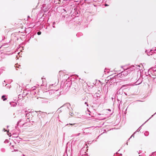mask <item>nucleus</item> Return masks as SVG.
<instances>
[{
	"label": "nucleus",
	"instance_id": "f257e3e1",
	"mask_svg": "<svg viewBox=\"0 0 156 156\" xmlns=\"http://www.w3.org/2000/svg\"><path fill=\"white\" fill-rule=\"evenodd\" d=\"M75 89L76 90L79 91L80 90V88L78 85L75 86Z\"/></svg>",
	"mask_w": 156,
	"mask_h": 156
},
{
	"label": "nucleus",
	"instance_id": "f03ea898",
	"mask_svg": "<svg viewBox=\"0 0 156 156\" xmlns=\"http://www.w3.org/2000/svg\"><path fill=\"white\" fill-rule=\"evenodd\" d=\"M5 96L4 95L2 96V98L3 99V101H5L7 100V98H5Z\"/></svg>",
	"mask_w": 156,
	"mask_h": 156
},
{
	"label": "nucleus",
	"instance_id": "7ed1b4c3",
	"mask_svg": "<svg viewBox=\"0 0 156 156\" xmlns=\"http://www.w3.org/2000/svg\"><path fill=\"white\" fill-rule=\"evenodd\" d=\"M37 34L38 35H40L41 34V32L40 31H39L37 33Z\"/></svg>",
	"mask_w": 156,
	"mask_h": 156
},
{
	"label": "nucleus",
	"instance_id": "20e7f679",
	"mask_svg": "<svg viewBox=\"0 0 156 156\" xmlns=\"http://www.w3.org/2000/svg\"><path fill=\"white\" fill-rule=\"evenodd\" d=\"M75 123H73V124H71V123L69 124L70 125H75Z\"/></svg>",
	"mask_w": 156,
	"mask_h": 156
},
{
	"label": "nucleus",
	"instance_id": "39448f33",
	"mask_svg": "<svg viewBox=\"0 0 156 156\" xmlns=\"http://www.w3.org/2000/svg\"><path fill=\"white\" fill-rule=\"evenodd\" d=\"M105 6H108V5H107V4H105Z\"/></svg>",
	"mask_w": 156,
	"mask_h": 156
},
{
	"label": "nucleus",
	"instance_id": "423d86ee",
	"mask_svg": "<svg viewBox=\"0 0 156 156\" xmlns=\"http://www.w3.org/2000/svg\"><path fill=\"white\" fill-rule=\"evenodd\" d=\"M44 79V78H42V80H43Z\"/></svg>",
	"mask_w": 156,
	"mask_h": 156
}]
</instances>
